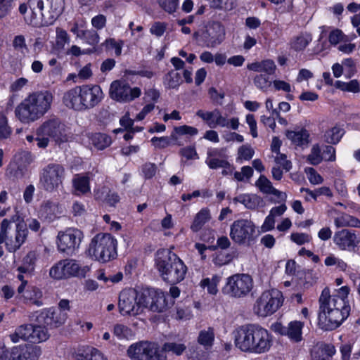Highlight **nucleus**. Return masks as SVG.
<instances>
[{
  "label": "nucleus",
  "mask_w": 360,
  "mask_h": 360,
  "mask_svg": "<svg viewBox=\"0 0 360 360\" xmlns=\"http://www.w3.org/2000/svg\"><path fill=\"white\" fill-rule=\"evenodd\" d=\"M16 347L18 360H38L41 354V349L37 345H25Z\"/></svg>",
  "instance_id": "nucleus-25"
},
{
  "label": "nucleus",
  "mask_w": 360,
  "mask_h": 360,
  "mask_svg": "<svg viewBox=\"0 0 360 360\" xmlns=\"http://www.w3.org/2000/svg\"><path fill=\"white\" fill-rule=\"evenodd\" d=\"M308 161L313 165L319 164L323 158L321 154V149L318 145L312 147L310 154L307 157Z\"/></svg>",
  "instance_id": "nucleus-52"
},
{
  "label": "nucleus",
  "mask_w": 360,
  "mask_h": 360,
  "mask_svg": "<svg viewBox=\"0 0 360 360\" xmlns=\"http://www.w3.org/2000/svg\"><path fill=\"white\" fill-rule=\"evenodd\" d=\"M235 345L244 352L262 354L271 345L267 330L257 324H245L239 327L235 333Z\"/></svg>",
  "instance_id": "nucleus-2"
},
{
  "label": "nucleus",
  "mask_w": 360,
  "mask_h": 360,
  "mask_svg": "<svg viewBox=\"0 0 360 360\" xmlns=\"http://www.w3.org/2000/svg\"><path fill=\"white\" fill-rule=\"evenodd\" d=\"M72 183L75 189L79 193L85 194L90 191L89 178L87 176L77 174Z\"/></svg>",
  "instance_id": "nucleus-35"
},
{
  "label": "nucleus",
  "mask_w": 360,
  "mask_h": 360,
  "mask_svg": "<svg viewBox=\"0 0 360 360\" xmlns=\"http://www.w3.org/2000/svg\"><path fill=\"white\" fill-rule=\"evenodd\" d=\"M319 301V322L325 330L336 329L349 315L350 306L342 298L330 295L328 288L323 290Z\"/></svg>",
  "instance_id": "nucleus-1"
},
{
  "label": "nucleus",
  "mask_w": 360,
  "mask_h": 360,
  "mask_svg": "<svg viewBox=\"0 0 360 360\" xmlns=\"http://www.w3.org/2000/svg\"><path fill=\"white\" fill-rule=\"evenodd\" d=\"M63 213L62 206L58 202L46 200L40 206L39 217L42 221L50 223L60 218Z\"/></svg>",
  "instance_id": "nucleus-23"
},
{
  "label": "nucleus",
  "mask_w": 360,
  "mask_h": 360,
  "mask_svg": "<svg viewBox=\"0 0 360 360\" xmlns=\"http://www.w3.org/2000/svg\"><path fill=\"white\" fill-rule=\"evenodd\" d=\"M256 226L248 219H238L231 225L230 237L238 245H250L255 240Z\"/></svg>",
  "instance_id": "nucleus-12"
},
{
  "label": "nucleus",
  "mask_w": 360,
  "mask_h": 360,
  "mask_svg": "<svg viewBox=\"0 0 360 360\" xmlns=\"http://www.w3.org/2000/svg\"><path fill=\"white\" fill-rule=\"evenodd\" d=\"M335 353V347L331 344H321L312 353L311 360H330Z\"/></svg>",
  "instance_id": "nucleus-27"
},
{
  "label": "nucleus",
  "mask_w": 360,
  "mask_h": 360,
  "mask_svg": "<svg viewBox=\"0 0 360 360\" xmlns=\"http://www.w3.org/2000/svg\"><path fill=\"white\" fill-rule=\"evenodd\" d=\"M37 261V255L35 252L30 251L22 259V264L18 268L20 273L30 274L33 272Z\"/></svg>",
  "instance_id": "nucleus-31"
},
{
  "label": "nucleus",
  "mask_w": 360,
  "mask_h": 360,
  "mask_svg": "<svg viewBox=\"0 0 360 360\" xmlns=\"http://www.w3.org/2000/svg\"><path fill=\"white\" fill-rule=\"evenodd\" d=\"M17 347H14L11 351L4 342H0V360H18Z\"/></svg>",
  "instance_id": "nucleus-47"
},
{
  "label": "nucleus",
  "mask_w": 360,
  "mask_h": 360,
  "mask_svg": "<svg viewBox=\"0 0 360 360\" xmlns=\"http://www.w3.org/2000/svg\"><path fill=\"white\" fill-rule=\"evenodd\" d=\"M91 143L98 150H103L111 143V138L105 134L96 133L90 136Z\"/></svg>",
  "instance_id": "nucleus-37"
},
{
  "label": "nucleus",
  "mask_w": 360,
  "mask_h": 360,
  "mask_svg": "<svg viewBox=\"0 0 360 360\" xmlns=\"http://www.w3.org/2000/svg\"><path fill=\"white\" fill-rule=\"evenodd\" d=\"M12 130L8 124L6 116L0 113V140L8 139Z\"/></svg>",
  "instance_id": "nucleus-51"
},
{
  "label": "nucleus",
  "mask_w": 360,
  "mask_h": 360,
  "mask_svg": "<svg viewBox=\"0 0 360 360\" xmlns=\"http://www.w3.org/2000/svg\"><path fill=\"white\" fill-rule=\"evenodd\" d=\"M37 136H46L51 138L56 143L68 141L65 133V126L56 117L45 121L37 129Z\"/></svg>",
  "instance_id": "nucleus-15"
},
{
  "label": "nucleus",
  "mask_w": 360,
  "mask_h": 360,
  "mask_svg": "<svg viewBox=\"0 0 360 360\" xmlns=\"http://www.w3.org/2000/svg\"><path fill=\"white\" fill-rule=\"evenodd\" d=\"M27 98L41 117L50 109L53 96L51 92L44 91L32 94Z\"/></svg>",
  "instance_id": "nucleus-22"
},
{
  "label": "nucleus",
  "mask_w": 360,
  "mask_h": 360,
  "mask_svg": "<svg viewBox=\"0 0 360 360\" xmlns=\"http://www.w3.org/2000/svg\"><path fill=\"white\" fill-rule=\"evenodd\" d=\"M82 37L88 44L91 45H96L99 41V36L95 30H81Z\"/></svg>",
  "instance_id": "nucleus-54"
},
{
  "label": "nucleus",
  "mask_w": 360,
  "mask_h": 360,
  "mask_svg": "<svg viewBox=\"0 0 360 360\" xmlns=\"http://www.w3.org/2000/svg\"><path fill=\"white\" fill-rule=\"evenodd\" d=\"M345 134V130L338 126H335L326 131L324 134L325 141L330 144L338 143Z\"/></svg>",
  "instance_id": "nucleus-39"
},
{
  "label": "nucleus",
  "mask_w": 360,
  "mask_h": 360,
  "mask_svg": "<svg viewBox=\"0 0 360 360\" xmlns=\"http://www.w3.org/2000/svg\"><path fill=\"white\" fill-rule=\"evenodd\" d=\"M301 192L307 193L312 198L316 200V198L319 195H326L328 197L333 196V193L328 187L323 186L319 188H316L314 191H311L309 188H302L300 189Z\"/></svg>",
  "instance_id": "nucleus-48"
},
{
  "label": "nucleus",
  "mask_w": 360,
  "mask_h": 360,
  "mask_svg": "<svg viewBox=\"0 0 360 360\" xmlns=\"http://www.w3.org/2000/svg\"><path fill=\"white\" fill-rule=\"evenodd\" d=\"M259 198L255 195H250L249 194H242L233 198V202H240L250 210H255L257 207L259 203Z\"/></svg>",
  "instance_id": "nucleus-34"
},
{
  "label": "nucleus",
  "mask_w": 360,
  "mask_h": 360,
  "mask_svg": "<svg viewBox=\"0 0 360 360\" xmlns=\"http://www.w3.org/2000/svg\"><path fill=\"white\" fill-rule=\"evenodd\" d=\"M196 115L201 118L210 128H215L219 126L221 127H230L236 130L239 126V121L237 117H232L228 120L222 115L221 111L217 108L212 111L198 110L196 112Z\"/></svg>",
  "instance_id": "nucleus-14"
},
{
  "label": "nucleus",
  "mask_w": 360,
  "mask_h": 360,
  "mask_svg": "<svg viewBox=\"0 0 360 360\" xmlns=\"http://www.w3.org/2000/svg\"><path fill=\"white\" fill-rule=\"evenodd\" d=\"M311 39V36L309 34L301 33L291 40L290 46L295 51H300L308 46Z\"/></svg>",
  "instance_id": "nucleus-33"
},
{
  "label": "nucleus",
  "mask_w": 360,
  "mask_h": 360,
  "mask_svg": "<svg viewBox=\"0 0 360 360\" xmlns=\"http://www.w3.org/2000/svg\"><path fill=\"white\" fill-rule=\"evenodd\" d=\"M235 6V0H212L210 7L214 9L230 11Z\"/></svg>",
  "instance_id": "nucleus-49"
},
{
  "label": "nucleus",
  "mask_w": 360,
  "mask_h": 360,
  "mask_svg": "<svg viewBox=\"0 0 360 360\" xmlns=\"http://www.w3.org/2000/svg\"><path fill=\"white\" fill-rule=\"evenodd\" d=\"M27 233V224L23 221L15 223L4 219L1 224L0 244L5 243L7 250L14 252L24 243Z\"/></svg>",
  "instance_id": "nucleus-5"
},
{
  "label": "nucleus",
  "mask_w": 360,
  "mask_h": 360,
  "mask_svg": "<svg viewBox=\"0 0 360 360\" xmlns=\"http://www.w3.org/2000/svg\"><path fill=\"white\" fill-rule=\"evenodd\" d=\"M276 66L272 60H264L262 61L261 72H264L266 75H272L276 70Z\"/></svg>",
  "instance_id": "nucleus-62"
},
{
  "label": "nucleus",
  "mask_w": 360,
  "mask_h": 360,
  "mask_svg": "<svg viewBox=\"0 0 360 360\" xmlns=\"http://www.w3.org/2000/svg\"><path fill=\"white\" fill-rule=\"evenodd\" d=\"M286 136L297 146H303L308 143L309 134L305 129L299 131H288Z\"/></svg>",
  "instance_id": "nucleus-36"
},
{
  "label": "nucleus",
  "mask_w": 360,
  "mask_h": 360,
  "mask_svg": "<svg viewBox=\"0 0 360 360\" xmlns=\"http://www.w3.org/2000/svg\"><path fill=\"white\" fill-rule=\"evenodd\" d=\"M207 47L213 48L220 44L225 38V29L219 22H213L202 34Z\"/></svg>",
  "instance_id": "nucleus-20"
},
{
  "label": "nucleus",
  "mask_w": 360,
  "mask_h": 360,
  "mask_svg": "<svg viewBox=\"0 0 360 360\" xmlns=\"http://www.w3.org/2000/svg\"><path fill=\"white\" fill-rule=\"evenodd\" d=\"M15 115L21 122L26 123L34 122L40 118L38 110H35L33 105L28 101L27 98L18 105L15 109Z\"/></svg>",
  "instance_id": "nucleus-24"
},
{
  "label": "nucleus",
  "mask_w": 360,
  "mask_h": 360,
  "mask_svg": "<svg viewBox=\"0 0 360 360\" xmlns=\"http://www.w3.org/2000/svg\"><path fill=\"white\" fill-rule=\"evenodd\" d=\"M283 302L282 292L276 289L266 290L257 299L253 311L259 316L266 317L275 313Z\"/></svg>",
  "instance_id": "nucleus-10"
},
{
  "label": "nucleus",
  "mask_w": 360,
  "mask_h": 360,
  "mask_svg": "<svg viewBox=\"0 0 360 360\" xmlns=\"http://www.w3.org/2000/svg\"><path fill=\"white\" fill-rule=\"evenodd\" d=\"M83 234L77 229H69L60 232L58 236V248L59 251L71 255L79 247Z\"/></svg>",
  "instance_id": "nucleus-18"
},
{
  "label": "nucleus",
  "mask_w": 360,
  "mask_h": 360,
  "mask_svg": "<svg viewBox=\"0 0 360 360\" xmlns=\"http://www.w3.org/2000/svg\"><path fill=\"white\" fill-rule=\"evenodd\" d=\"M255 186L264 194H271L275 188L271 182L264 175L259 176L255 183Z\"/></svg>",
  "instance_id": "nucleus-45"
},
{
  "label": "nucleus",
  "mask_w": 360,
  "mask_h": 360,
  "mask_svg": "<svg viewBox=\"0 0 360 360\" xmlns=\"http://www.w3.org/2000/svg\"><path fill=\"white\" fill-rule=\"evenodd\" d=\"M186 349V346L183 343L168 342L163 344L160 351L164 352H172L176 356H181Z\"/></svg>",
  "instance_id": "nucleus-42"
},
{
  "label": "nucleus",
  "mask_w": 360,
  "mask_h": 360,
  "mask_svg": "<svg viewBox=\"0 0 360 360\" xmlns=\"http://www.w3.org/2000/svg\"><path fill=\"white\" fill-rule=\"evenodd\" d=\"M103 91L98 85L77 86L67 91L63 97L64 105L75 111H84L96 107L103 99Z\"/></svg>",
  "instance_id": "nucleus-3"
},
{
  "label": "nucleus",
  "mask_w": 360,
  "mask_h": 360,
  "mask_svg": "<svg viewBox=\"0 0 360 360\" xmlns=\"http://www.w3.org/2000/svg\"><path fill=\"white\" fill-rule=\"evenodd\" d=\"M253 286L254 282L251 276L247 274H236L226 278L222 292L231 298H243L250 294Z\"/></svg>",
  "instance_id": "nucleus-7"
},
{
  "label": "nucleus",
  "mask_w": 360,
  "mask_h": 360,
  "mask_svg": "<svg viewBox=\"0 0 360 360\" xmlns=\"http://www.w3.org/2000/svg\"><path fill=\"white\" fill-rule=\"evenodd\" d=\"M28 5L35 15L39 10L41 16L42 25H51L61 14L64 8V0H29Z\"/></svg>",
  "instance_id": "nucleus-8"
},
{
  "label": "nucleus",
  "mask_w": 360,
  "mask_h": 360,
  "mask_svg": "<svg viewBox=\"0 0 360 360\" xmlns=\"http://www.w3.org/2000/svg\"><path fill=\"white\" fill-rule=\"evenodd\" d=\"M233 259V256L230 254L220 252L217 254L213 259V262L217 266H222L229 264Z\"/></svg>",
  "instance_id": "nucleus-57"
},
{
  "label": "nucleus",
  "mask_w": 360,
  "mask_h": 360,
  "mask_svg": "<svg viewBox=\"0 0 360 360\" xmlns=\"http://www.w3.org/2000/svg\"><path fill=\"white\" fill-rule=\"evenodd\" d=\"M142 171L146 179H151L156 174L157 167L153 163L148 162L143 165Z\"/></svg>",
  "instance_id": "nucleus-63"
},
{
  "label": "nucleus",
  "mask_w": 360,
  "mask_h": 360,
  "mask_svg": "<svg viewBox=\"0 0 360 360\" xmlns=\"http://www.w3.org/2000/svg\"><path fill=\"white\" fill-rule=\"evenodd\" d=\"M127 354L131 360H167V356L160 351L158 343L139 341L131 345Z\"/></svg>",
  "instance_id": "nucleus-9"
},
{
  "label": "nucleus",
  "mask_w": 360,
  "mask_h": 360,
  "mask_svg": "<svg viewBox=\"0 0 360 360\" xmlns=\"http://www.w3.org/2000/svg\"><path fill=\"white\" fill-rule=\"evenodd\" d=\"M254 150L248 145H243L238 148V158L245 160H250L254 155Z\"/></svg>",
  "instance_id": "nucleus-55"
},
{
  "label": "nucleus",
  "mask_w": 360,
  "mask_h": 360,
  "mask_svg": "<svg viewBox=\"0 0 360 360\" xmlns=\"http://www.w3.org/2000/svg\"><path fill=\"white\" fill-rule=\"evenodd\" d=\"M32 332L31 342H44L47 340L50 336L45 326H42L39 323L33 325Z\"/></svg>",
  "instance_id": "nucleus-40"
},
{
  "label": "nucleus",
  "mask_w": 360,
  "mask_h": 360,
  "mask_svg": "<svg viewBox=\"0 0 360 360\" xmlns=\"http://www.w3.org/2000/svg\"><path fill=\"white\" fill-rule=\"evenodd\" d=\"M333 241L340 250L352 251L360 243V237L355 231L345 229L335 233Z\"/></svg>",
  "instance_id": "nucleus-19"
},
{
  "label": "nucleus",
  "mask_w": 360,
  "mask_h": 360,
  "mask_svg": "<svg viewBox=\"0 0 360 360\" xmlns=\"http://www.w3.org/2000/svg\"><path fill=\"white\" fill-rule=\"evenodd\" d=\"M117 240L110 233L96 235L89 244V255L101 262H107L117 255Z\"/></svg>",
  "instance_id": "nucleus-6"
},
{
  "label": "nucleus",
  "mask_w": 360,
  "mask_h": 360,
  "mask_svg": "<svg viewBox=\"0 0 360 360\" xmlns=\"http://www.w3.org/2000/svg\"><path fill=\"white\" fill-rule=\"evenodd\" d=\"M155 295V290L153 288H148L139 292V298L137 299V303L139 306H140L141 314L143 312L144 309H150L153 297H154Z\"/></svg>",
  "instance_id": "nucleus-30"
},
{
  "label": "nucleus",
  "mask_w": 360,
  "mask_h": 360,
  "mask_svg": "<svg viewBox=\"0 0 360 360\" xmlns=\"http://www.w3.org/2000/svg\"><path fill=\"white\" fill-rule=\"evenodd\" d=\"M113 334L120 340L129 339L134 335L129 328L119 323L114 326Z\"/></svg>",
  "instance_id": "nucleus-44"
},
{
  "label": "nucleus",
  "mask_w": 360,
  "mask_h": 360,
  "mask_svg": "<svg viewBox=\"0 0 360 360\" xmlns=\"http://www.w3.org/2000/svg\"><path fill=\"white\" fill-rule=\"evenodd\" d=\"M205 162L212 169H217L218 168L226 169L231 166L226 158H206Z\"/></svg>",
  "instance_id": "nucleus-46"
},
{
  "label": "nucleus",
  "mask_w": 360,
  "mask_h": 360,
  "mask_svg": "<svg viewBox=\"0 0 360 360\" xmlns=\"http://www.w3.org/2000/svg\"><path fill=\"white\" fill-rule=\"evenodd\" d=\"M182 83L181 75L175 70L169 71L164 78V84L169 89L178 88Z\"/></svg>",
  "instance_id": "nucleus-41"
},
{
  "label": "nucleus",
  "mask_w": 360,
  "mask_h": 360,
  "mask_svg": "<svg viewBox=\"0 0 360 360\" xmlns=\"http://www.w3.org/2000/svg\"><path fill=\"white\" fill-rule=\"evenodd\" d=\"M65 176L64 167L58 163H49L40 172L39 184L41 188L50 193L62 186Z\"/></svg>",
  "instance_id": "nucleus-11"
},
{
  "label": "nucleus",
  "mask_w": 360,
  "mask_h": 360,
  "mask_svg": "<svg viewBox=\"0 0 360 360\" xmlns=\"http://www.w3.org/2000/svg\"><path fill=\"white\" fill-rule=\"evenodd\" d=\"M174 131L179 135L189 134L191 136L196 135L198 132V129L188 125L176 127Z\"/></svg>",
  "instance_id": "nucleus-59"
},
{
  "label": "nucleus",
  "mask_w": 360,
  "mask_h": 360,
  "mask_svg": "<svg viewBox=\"0 0 360 360\" xmlns=\"http://www.w3.org/2000/svg\"><path fill=\"white\" fill-rule=\"evenodd\" d=\"M210 212L207 209L201 210L195 217L191 229L193 232H198L202 229L204 224L210 219Z\"/></svg>",
  "instance_id": "nucleus-38"
},
{
  "label": "nucleus",
  "mask_w": 360,
  "mask_h": 360,
  "mask_svg": "<svg viewBox=\"0 0 360 360\" xmlns=\"http://www.w3.org/2000/svg\"><path fill=\"white\" fill-rule=\"evenodd\" d=\"M344 37L343 32L339 29H335L330 33L328 40L331 44L337 45L340 41L344 40Z\"/></svg>",
  "instance_id": "nucleus-60"
},
{
  "label": "nucleus",
  "mask_w": 360,
  "mask_h": 360,
  "mask_svg": "<svg viewBox=\"0 0 360 360\" xmlns=\"http://www.w3.org/2000/svg\"><path fill=\"white\" fill-rule=\"evenodd\" d=\"M139 291L134 288L124 289L120 293L118 308L122 316H136L141 314L140 306L137 303Z\"/></svg>",
  "instance_id": "nucleus-16"
},
{
  "label": "nucleus",
  "mask_w": 360,
  "mask_h": 360,
  "mask_svg": "<svg viewBox=\"0 0 360 360\" xmlns=\"http://www.w3.org/2000/svg\"><path fill=\"white\" fill-rule=\"evenodd\" d=\"M150 310L154 312H162L167 307L166 296L160 290H155V295L153 297Z\"/></svg>",
  "instance_id": "nucleus-32"
},
{
  "label": "nucleus",
  "mask_w": 360,
  "mask_h": 360,
  "mask_svg": "<svg viewBox=\"0 0 360 360\" xmlns=\"http://www.w3.org/2000/svg\"><path fill=\"white\" fill-rule=\"evenodd\" d=\"M291 240L297 245H303L310 241L311 237L304 233H292L290 236Z\"/></svg>",
  "instance_id": "nucleus-58"
},
{
  "label": "nucleus",
  "mask_w": 360,
  "mask_h": 360,
  "mask_svg": "<svg viewBox=\"0 0 360 360\" xmlns=\"http://www.w3.org/2000/svg\"><path fill=\"white\" fill-rule=\"evenodd\" d=\"M89 271L88 266L81 267L76 260L65 259L54 264L49 271V275L54 279H63L72 276L85 277Z\"/></svg>",
  "instance_id": "nucleus-13"
},
{
  "label": "nucleus",
  "mask_w": 360,
  "mask_h": 360,
  "mask_svg": "<svg viewBox=\"0 0 360 360\" xmlns=\"http://www.w3.org/2000/svg\"><path fill=\"white\" fill-rule=\"evenodd\" d=\"M109 94L112 99L118 102L127 103L139 97L141 91L139 87L131 88L124 81L115 80L110 84Z\"/></svg>",
  "instance_id": "nucleus-17"
},
{
  "label": "nucleus",
  "mask_w": 360,
  "mask_h": 360,
  "mask_svg": "<svg viewBox=\"0 0 360 360\" xmlns=\"http://www.w3.org/2000/svg\"><path fill=\"white\" fill-rule=\"evenodd\" d=\"M166 27V23L162 22H155L154 24L152 25L150 31L151 34L157 37H161L165 32Z\"/></svg>",
  "instance_id": "nucleus-61"
},
{
  "label": "nucleus",
  "mask_w": 360,
  "mask_h": 360,
  "mask_svg": "<svg viewBox=\"0 0 360 360\" xmlns=\"http://www.w3.org/2000/svg\"><path fill=\"white\" fill-rule=\"evenodd\" d=\"M221 277L217 275H214L211 278H206L201 281L200 286L203 288H207V291L212 295H216L217 290V285L220 281Z\"/></svg>",
  "instance_id": "nucleus-43"
},
{
  "label": "nucleus",
  "mask_w": 360,
  "mask_h": 360,
  "mask_svg": "<svg viewBox=\"0 0 360 360\" xmlns=\"http://www.w3.org/2000/svg\"><path fill=\"white\" fill-rule=\"evenodd\" d=\"M160 7L168 13H174L179 6V0H158Z\"/></svg>",
  "instance_id": "nucleus-50"
},
{
  "label": "nucleus",
  "mask_w": 360,
  "mask_h": 360,
  "mask_svg": "<svg viewBox=\"0 0 360 360\" xmlns=\"http://www.w3.org/2000/svg\"><path fill=\"white\" fill-rule=\"evenodd\" d=\"M214 329L211 327L207 329L201 330L199 332L197 342L202 345L206 350L212 348L214 341Z\"/></svg>",
  "instance_id": "nucleus-28"
},
{
  "label": "nucleus",
  "mask_w": 360,
  "mask_h": 360,
  "mask_svg": "<svg viewBox=\"0 0 360 360\" xmlns=\"http://www.w3.org/2000/svg\"><path fill=\"white\" fill-rule=\"evenodd\" d=\"M334 224L337 228L342 227H360V220L356 217L342 213L336 217Z\"/></svg>",
  "instance_id": "nucleus-29"
},
{
  "label": "nucleus",
  "mask_w": 360,
  "mask_h": 360,
  "mask_svg": "<svg viewBox=\"0 0 360 360\" xmlns=\"http://www.w3.org/2000/svg\"><path fill=\"white\" fill-rule=\"evenodd\" d=\"M304 323L300 321H293L288 323L286 329H283L284 333L292 341L295 342L302 340V330Z\"/></svg>",
  "instance_id": "nucleus-26"
},
{
  "label": "nucleus",
  "mask_w": 360,
  "mask_h": 360,
  "mask_svg": "<svg viewBox=\"0 0 360 360\" xmlns=\"http://www.w3.org/2000/svg\"><path fill=\"white\" fill-rule=\"evenodd\" d=\"M155 265L163 281L171 285L183 281L187 272V267L184 262L168 250H160L157 252Z\"/></svg>",
  "instance_id": "nucleus-4"
},
{
  "label": "nucleus",
  "mask_w": 360,
  "mask_h": 360,
  "mask_svg": "<svg viewBox=\"0 0 360 360\" xmlns=\"http://www.w3.org/2000/svg\"><path fill=\"white\" fill-rule=\"evenodd\" d=\"M179 153L188 160L198 158V154L193 146H187L180 150Z\"/></svg>",
  "instance_id": "nucleus-64"
},
{
  "label": "nucleus",
  "mask_w": 360,
  "mask_h": 360,
  "mask_svg": "<svg viewBox=\"0 0 360 360\" xmlns=\"http://www.w3.org/2000/svg\"><path fill=\"white\" fill-rule=\"evenodd\" d=\"M254 84L257 88L262 91H266V89L271 86V83L266 75L260 74L254 78Z\"/></svg>",
  "instance_id": "nucleus-53"
},
{
  "label": "nucleus",
  "mask_w": 360,
  "mask_h": 360,
  "mask_svg": "<svg viewBox=\"0 0 360 360\" xmlns=\"http://www.w3.org/2000/svg\"><path fill=\"white\" fill-rule=\"evenodd\" d=\"M67 314L60 309H44L37 317L39 324L46 325L51 328H58L65 323Z\"/></svg>",
  "instance_id": "nucleus-21"
},
{
  "label": "nucleus",
  "mask_w": 360,
  "mask_h": 360,
  "mask_svg": "<svg viewBox=\"0 0 360 360\" xmlns=\"http://www.w3.org/2000/svg\"><path fill=\"white\" fill-rule=\"evenodd\" d=\"M275 162L276 164L280 165L283 167L285 172H289L292 168V163L290 160H287L286 155L281 153H278L275 157Z\"/></svg>",
  "instance_id": "nucleus-56"
}]
</instances>
